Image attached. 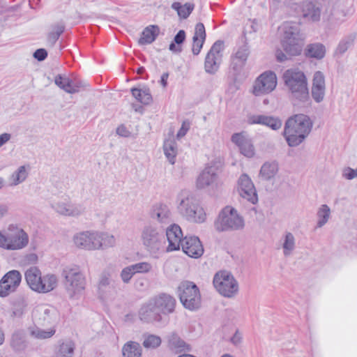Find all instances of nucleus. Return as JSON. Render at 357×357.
I'll use <instances>...</instances> for the list:
<instances>
[{
	"label": "nucleus",
	"instance_id": "nucleus-1",
	"mask_svg": "<svg viewBox=\"0 0 357 357\" xmlns=\"http://www.w3.org/2000/svg\"><path fill=\"white\" fill-rule=\"evenodd\" d=\"M312 121L303 114H294L287 119L284 123L283 135L290 147L300 145L312 130Z\"/></svg>",
	"mask_w": 357,
	"mask_h": 357
},
{
	"label": "nucleus",
	"instance_id": "nucleus-2",
	"mask_svg": "<svg viewBox=\"0 0 357 357\" xmlns=\"http://www.w3.org/2000/svg\"><path fill=\"white\" fill-rule=\"evenodd\" d=\"M64 287L70 300H79L86 285V277L78 266H69L63 269Z\"/></svg>",
	"mask_w": 357,
	"mask_h": 357
},
{
	"label": "nucleus",
	"instance_id": "nucleus-3",
	"mask_svg": "<svg viewBox=\"0 0 357 357\" xmlns=\"http://www.w3.org/2000/svg\"><path fill=\"white\" fill-rule=\"evenodd\" d=\"M283 79L292 99L299 102H305L309 99L307 79L303 72L287 70L283 74Z\"/></svg>",
	"mask_w": 357,
	"mask_h": 357
},
{
	"label": "nucleus",
	"instance_id": "nucleus-4",
	"mask_svg": "<svg viewBox=\"0 0 357 357\" xmlns=\"http://www.w3.org/2000/svg\"><path fill=\"white\" fill-rule=\"evenodd\" d=\"M179 202L178 210L188 221L203 223L206 220V213L200 207L195 198L186 192H182L178 197Z\"/></svg>",
	"mask_w": 357,
	"mask_h": 357
},
{
	"label": "nucleus",
	"instance_id": "nucleus-5",
	"mask_svg": "<svg viewBox=\"0 0 357 357\" xmlns=\"http://www.w3.org/2000/svg\"><path fill=\"white\" fill-rule=\"evenodd\" d=\"M142 241L146 250L155 258H158L165 250V241L162 232L152 225L146 226L142 231Z\"/></svg>",
	"mask_w": 357,
	"mask_h": 357
},
{
	"label": "nucleus",
	"instance_id": "nucleus-6",
	"mask_svg": "<svg viewBox=\"0 0 357 357\" xmlns=\"http://www.w3.org/2000/svg\"><path fill=\"white\" fill-rule=\"evenodd\" d=\"M177 293L183 307L193 311L201 306V294L198 287L192 282L183 281L178 287Z\"/></svg>",
	"mask_w": 357,
	"mask_h": 357
},
{
	"label": "nucleus",
	"instance_id": "nucleus-7",
	"mask_svg": "<svg viewBox=\"0 0 357 357\" xmlns=\"http://www.w3.org/2000/svg\"><path fill=\"white\" fill-rule=\"evenodd\" d=\"M213 283L218 292L227 298L234 297L238 291V284L229 271H220L213 277Z\"/></svg>",
	"mask_w": 357,
	"mask_h": 357
},
{
	"label": "nucleus",
	"instance_id": "nucleus-8",
	"mask_svg": "<svg viewBox=\"0 0 357 357\" xmlns=\"http://www.w3.org/2000/svg\"><path fill=\"white\" fill-rule=\"evenodd\" d=\"M10 232L0 231V247L8 250H20L26 247L29 243V236L22 229L15 228Z\"/></svg>",
	"mask_w": 357,
	"mask_h": 357
},
{
	"label": "nucleus",
	"instance_id": "nucleus-9",
	"mask_svg": "<svg viewBox=\"0 0 357 357\" xmlns=\"http://www.w3.org/2000/svg\"><path fill=\"white\" fill-rule=\"evenodd\" d=\"M223 50V41L217 40L213 44L204 61V69L207 73L213 75L218 70L222 61Z\"/></svg>",
	"mask_w": 357,
	"mask_h": 357
},
{
	"label": "nucleus",
	"instance_id": "nucleus-10",
	"mask_svg": "<svg viewBox=\"0 0 357 357\" xmlns=\"http://www.w3.org/2000/svg\"><path fill=\"white\" fill-rule=\"evenodd\" d=\"M51 207L55 212L64 216L78 217L85 211L82 204L72 203L68 197L54 200L51 203Z\"/></svg>",
	"mask_w": 357,
	"mask_h": 357
},
{
	"label": "nucleus",
	"instance_id": "nucleus-11",
	"mask_svg": "<svg viewBox=\"0 0 357 357\" xmlns=\"http://www.w3.org/2000/svg\"><path fill=\"white\" fill-rule=\"evenodd\" d=\"M22 281V275L17 270L6 273L0 280V297H6L16 291Z\"/></svg>",
	"mask_w": 357,
	"mask_h": 357
},
{
	"label": "nucleus",
	"instance_id": "nucleus-12",
	"mask_svg": "<svg viewBox=\"0 0 357 357\" xmlns=\"http://www.w3.org/2000/svg\"><path fill=\"white\" fill-rule=\"evenodd\" d=\"M250 51L247 43L234 49L230 56V68L236 75H239L244 68Z\"/></svg>",
	"mask_w": 357,
	"mask_h": 357
},
{
	"label": "nucleus",
	"instance_id": "nucleus-13",
	"mask_svg": "<svg viewBox=\"0 0 357 357\" xmlns=\"http://www.w3.org/2000/svg\"><path fill=\"white\" fill-rule=\"evenodd\" d=\"M277 85V77L273 72L268 71L262 73L255 81L253 93L260 96L271 92Z\"/></svg>",
	"mask_w": 357,
	"mask_h": 357
},
{
	"label": "nucleus",
	"instance_id": "nucleus-14",
	"mask_svg": "<svg viewBox=\"0 0 357 357\" xmlns=\"http://www.w3.org/2000/svg\"><path fill=\"white\" fill-rule=\"evenodd\" d=\"M181 248L185 255L194 259L201 257L204 252L201 241L195 236H185L183 238Z\"/></svg>",
	"mask_w": 357,
	"mask_h": 357
},
{
	"label": "nucleus",
	"instance_id": "nucleus-15",
	"mask_svg": "<svg viewBox=\"0 0 357 357\" xmlns=\"http://www.w3.org/2000/svg\"><path fill=\"white\" fill-rule=\"evenodd\" d=\"M240 195L255 204L258 201L257 194L251 178L245 174H242L238 181Z\"/></svg>",
	"mask_w": 357,
	"mask_h": 357
},
{
	"label": "nucleus",
	"instance_id": "nucleus-16",
	"mask_svg": "<svg viewBox=\"0 0 357 357\" xmlns=\"http://www.w3.org/2000/svg\"><path fill=\"white\" fill-rule=\"evenodd\" d=\"M75 245L81 249L86 250H98L97 231H83L75 234L73 237Z\"/></svg>",
	"mask_w": 357,
	"mask_h": 357
},
{
	"label": "nucleus",
	"instance_id": "nucleus-17",
	"mask_svg": "<svg viewBox=\"0 0 357 357\" xmlns=\"http://www.w3.org/2000/svg\"><path fill=\"white\" fill-rule=\"evenodd\" d=\"M166 236L168 245L165 248V251L169 252L179 250L184 238L179 225H170L166 229Z\"/></svg>",
	"mask_w": 357,
	"mask_h": 357
},
{
	"label": "nucleus",
	"instance_id": "nucleus-18",
	"mask_svg": "<svg viewBox=\"0 0 357 357\" xmlns=\"http://www.w3.org/2000/svg\"><path fill=\"white\" fill-rule=\"evenodd\" d=\"M231 142L239 149L240 152L247 158H252L255 150L251 139L244 132L234 133L231 136Z\"/></svg>",
	"mask_w": 357,
	"mask_h": 357
},
{
	"label": "nucleus",
	"instance_id": "nucleus-19",
	"mask_svg": "<svg viewBox=\"0 0 357 357\" xmlns=\"http://www.w3.org/2000/svg\"><path fill=\"white\" fill-rule=\"evenodd\" d=\"M139 317L142 321L146 323L158 322L162 319L161 314L151 298L141 307Z\"/></svg>",
	"mask_w": 357,
	"mask_h": 357
},
{
	"label": "nucleus",
	"instance_id": "nucleus-20",
	"mask_svg": "<svg viewBox=\"0 0 357 357\" xmlns=\"http://www.w3.org/2000/svg\"><path fill=\"white\" fill-rule=\"evenodd\" d=\"M155 305H156L160 314H170L174 312L176 306L175 298L167 294H161L157 296L151 298Z\"/></svg>",
	"mask_w": 357,
	"mask_h": 357
},
{
	"label": "nucleus",
	"instance_id": "nucleus-21",
	"mask_svg": "<svg viewBox=\"0 0 357 357\" xmlns=\"http://www.w3.org/2000/svg\"><path fill=\"white\" fill-rule=\"evenodd\" d=\"M284 38L282 40L304 41L305 36L301 32L300 24L293 22H286L283 24Z\"/></svg>",
	"mask_w": 357,
	"mask_h": 357
},
{
	"label": "nucleus",
	"instance_id": "nucleus-22",
	"mask_svg": "<svg viewBox=\"0 0 357 357\" xmlns=\"http://www.w3.org/2000/svg\"><path fill=\"white\" fill-rule=\"evenodd\" d=\"M150 216L153 220L160 223H166L172 220V213L169 208L163 203L154 204L150 211Z\"/></svg>",
	"mask_w": 357,
	"mask_h": 357
},
{
	"label": "nucleus",
	"instance_id": "nucleus-23",
	"mask_svg": "<svg viewBox=\"0 0 357 357\" xmlns=\"http://www.w3.org/2000/svg\"><path fill=\"white\" fill-rule=\"evenodd\" d=\"M250 124H260L266 126L273 130L281 128L282 123L278 117L266 115H252L248 118Z\"/></svg>",
	"mask_w": 357,
	"mask_h": 357
},
{
	"label": "nucleus",
	"instance_id": "nucleus-24",
	"mask_svg": "<svg viewBox=\"0 0 357 357\" xmlns=\"http://www.w3.org/2000/svg\"><path fill=\"white\" fill-rule=\"evenodd\" d=\"M41 271L36 266L28 268L24 277L29 287L34 291H43L45 289V285H41L39 281L41 279Z\"/></svg>",
	"mask_w": 357,
	"mask_h": 357
},
{
	"label": "nucleus",
	"instance_id": "nucleus-25",
	"mask_svg": "<svg viewBox=\"0 0 357 357\" xmlns=\"http://www.w3.org/2000/svg\"><path fill=\"white\" fill-rule=\"evenodd\" d=\"M114 291V286L108 273H102L100 277L98 293L101 299L109 298Z\"/></svg>",
	"mask_w": 357,
	"mask_h": 357
},
{
	"label": "nucleus",
	"instance_id": "nucleus-26",
	"mask_svg": "<svg viewBox=\"0 0 357 357\" xmlns=\"http://www.w3.org/2000/svg\"><path fill=\"white\" fill-rule=\"evenodd\" d=\"M218 178L217 169L213 166H208L202 172L197 179V187L204 188L216 181Z\"/></svg>",
	"mask_w": 357,
	"mask_h": 357
},
{
	"label": "nucleus",
	"instance_id": "nucleus-27",
	"mask_svg": "<svg viewBox=\"0 0 357 357\" xmlns=\"http://www.w3.org/2000/svg\"><path fill=\"white\" fill-rule=\"evenodd\" d=\"M242 217L231 206H226L219 213L215 223H243Z\"/></svg>",
	"mask_w": 357,
	"mask_h": 357
},
{
	"label": "nucleus",
	"instance_id": "nucleus-28",
	"mask_svg": "<svg viewBox=\"0 0 357 357\" xmlns=\"http://www.w3.org/2000/svg\"><path fill=\"white\" fill-rule=\"evenodd\" d=\"M206 37L205 26L203 23L196 24L194 36L192 37V52L194 55H198L203 47Z\"/></svg>",
	"mask_w": 357,
	"mask_h": 357
},
{
	"label": "nucleus",
	"instance_id": "nucleus-29",
	"mask_svg": "<svg viewBox=\"0 0 357 357\" xmlns=\"http://www.w3.org/2000/svg\"><path fill=\"white\" fill-rule=\"evenodd\" d=\"M302 13L303 17L308 21L317 22L320 20L321 10L311 1L303 3Z\"/></svg>",
	"mask_w": 357,
	"mask_h": 357
},
{
	"label": "nucleus",
	"instance_id": "nucleus-30",
	"mask_svg": "<svg viewBox=\"0 0 357 357\" xmlns=\"http://www.w3.org/2000/svg\"><path fill=\"white\" fill-rule=\"evenodd\" d=\"M279 171V164L277 161H267L261 167L259 176L264 181L273 178Z\"/></svg>",
	"mask_w": 357,
	"mask_h": 357
},
{
	"label": "nucleus",
	"instance_id": "nucleus-31",
	"mask_svg": "<svg viewBox=\"0 0 357 357\" xmlns=\"http://www.w3.org/2000/svg\"><path fill=\"white\" fill-rule=\"evenodd\" d=\"M326 54L325 46L320 43L308 44L304 50V55L309 59L320 60Z\"/></svg>",
	"mask_w": 357,
	"mask_h": 357
},
{
	"label": "nucleus",
	"instance_id": "nucleus-32",
	"mask_svg": "<svg viewBox=\"0 0 357 357\" xmlns=\"http://www.w3.org/2000/svg\"><path fill=\"white\" fill-rule=\"evenodd\" d=\"M160 33V29L157 25H149L146 27L139 39V44L144 45L151 44L156 39Z\"/></svg>",
	"mask_w": 357,
	"mask_h": 357
},
{
	"label": "nucleus",
	"instance_id": "nucleus-33",
	"mask_svg": "<svg viewBox=\"0 0 357 357\" xmlns=\"http://www.w3.org/2000/svg\"><path fill=\"white\" fill-rule=\"evenodd\" d=\"M28 332L30 336L36 340H46L51 338L56 333L54 327L48 330L43 329L36 325L30 326L28 328Z\"/></svg>",
	"mask_w": 357,
	"mask_h": 357
},
{
	"label": "nucleus",
	"instance_id": "nucleus-34",
	"mask_svg": "<svg viewBox=\"0 0 357 357\" xmlns=\"http://www.w3.org/2000/svg\"><path fill=\"white\" fill-rule=\"evenodd\" d=\"M97 241L98 250H105L116 245V241L114 235L103 231H97Z\"/></svg>",
	"mask_w": 357,
	"mask_h": 357
},
{
	"label": "nucleus",
	"instance_id": "nucleus-35",
	"mask_svg": "<svg viewBox=\"0 0 357 357\" xmlns=\"http://www.w3.org/2000/svg\"><path fill=\"white\" fill-rule=\"evenodd\" d=\"M65 31V24L63 22H59L51 26V31L47 36V44L49 47H54L60 36Z\"/></svg>",
	"mask_w": 357,
	"mask_h": 357
},
{
	"label": "nucleus",
	"instance_id": "nucleus-36",
	"mask_svg": "<svg viewBox=\"0 0 357 357\" xmlns=\"http://www.w3.org/2000/svg\"><path fill=\"white\" fill-rule=\"evenodd\" d=\"M10 346L16 351H21L26 347V335L22 329H17L11 336Z\"/></svg>",
	"mask_w": 357,
	"mask_h": 357
},
{
	"label": "nucleus",
	"instance_id": "nucleus-37",
	"mask_svg": "<svg viewBox=\"0 0 357 357\" xmlns=\"http://www.w3.org/2000/svg\"><path fill=\"white\" fill-rule=\"evenodd\" d=\"M304 41L282 40V46L287 54L291 56L300 55L303 50Z\"/></svg>",
	"mask_w": 357,
	"mask_h": 357
},
{
	"label": "nucleus",
	"instance_id": "nucleus-38",
	"mask_svg": "<svg viewBox=\"0 0 357 357\" xmlns=\"http://www.w3.org/2000/svg\"><path fill=\"white\" fill-rule=\"evenodd\" d=\"M142 347L136 342L129 341L126 342L122 348V354L123 357H141Z\"/></svg>",
	"mask_w": 357,
	"mask_h": 357
},
{
	"label": "nucleus",
	"instance_id": "nucleus-39",
	"mask_svg": "<svg viewBox=\"0 0 357 357\" xmlns=\"http://www.w3.org/2000/svg\"><path fill=\"white\" fill-rule=\"evenodd\" d=\"M167 342L169 349L175 352L185 351L188 347L185 342L175 333L167 337Z\"/></svg>",
	"mask_w": 357,
	"mask_h": 357
},
{
	"label": "nucleus",
	"instance_id": "nucleus-40",
	"mask_svg": "<svg viewBox=\"0 0 357 357\" xmlns=\"http://www.w3.org/2000/svg\"><path fill=\"white\" fill-rule=\"evenodd\" d=\"M131 92L135 99L142 104L149 105L152 102V96L149 89L147 87L142 89L132 88Z\"/></svg>",
	"mask_w": 357,
	"mask_h": 357
},
{
	"label": "nucleus",
	"instance_id": "nucleus-41",
	"mask_svg": "<svg viewBox=\"0 0 357 357\" xmlns=\"http://www.w3.org/2000/svg\"><path fill=\"white\" fill-rule=\"evenodd\" d=\"M27 303L22 297H19L13 301L11 303L10 316L12 317H21L24 313Z\"/></svg>",
	"mask_w": 357,
	"mask_h": 357
},
{
	"label": "nucleus",
	"instance_id": "nucleus-42",
	"mask_svg": "<svg viewBox=\"0 0 357 357\" xmlns=\"http://www.w3.org/2000/svg\"><path fill=\"white\" fill-rule=\"evenodd\" d=\"M164 153L169 162L174 165L177 154V144L174 140L167 139L163 144Z\"/></svg>",
	"mask_w": 357,
	"mask_h": 357
},
{
	"label": "nucleus",
	"instance_id": "nucleus-43",
	"mask_svg": "<svg viewBox=\"0 0 357 357\" xmlns=\"http://www.w3.org/2000/svg\"><path fill=\"white\" fill-rule=\"evenodd\" d=\"M54 83L56 86L68 93H75L77 92V89L72 84V80L68 77L58 75L55 77Z\"/></svg>",
	"mask_w": 357,
	"mask_h": 357
},
{
	"label": "nucleus",
	"instance_id": "nucleus-44",
	"mask_svg": "<svg viewBox=\"0 0 357 357\" xmlns=\"http://www.w3.org/2000/svg\"><path fill=\"white\" fill-rule=\"evenodd\" d=\"M41 285H45V289L43 291H36L38 293H47L52 291L57 285V278L54 274H47L44 276L41 275L39 281Z\"/></svg>",
	"mask_w": 357,
	"mask_h": 357
},
{
	"label": "nucleus",
	"instance_id": "nucleus-45",
	"mask_svg": "<svg viewBox=\"0 0 357 357\" xmlns=\"http://www.w3.org/2000/svg\"><path fill=\"white\" fill-rule=\"evenodd\" d=\"M172 8L177 11V13L181 18L186 19L192 12L194 9V4L186 3L184 5H181L178 2H174L172 3Z\"/></svg>",
	"mask_w": 357,
	"mask_h": 357
},
{
	"label": "nucleus",
	"instance_id": "nucleus-46",
	"mask_svg": "<svg viewBox=\"0 0 357 357\" xmlns=\"http://www.w3.org/2000/svg\"><path fill=\"white\" fill-rule=\"evenodd\" d=\"M295 238L291 232H286L284 236L282 249L285 257L289 256L295 249Z\"/></svg>",
	"mask_w": 357,
	"mask_h": 357
},
{
	"label": "nucleus",
	"instance_id": "nucleus-47",
	"mask_svg": "<svg viewBox=\"0 0 357 357\" xmlns=\"http://www.w3.org/2000/svg\"><path fill=\"white\" fill-rule=\"evenodd\" d=\"M356 38V35L354 33L349 34L343 38L338 43L336 48V52L342 54L354 45Z\"/></svg>",
	"mask_w": 357,
	"mask_h": 357
},
{
	"label": "nucleus",
	"instance_id": "nucleus-48",
	"mask_svg": "<svg viewBox=\"0 0 357 357\" xmlns=\"http://www.w3.org/2000/svg\"><path fill=\"white\" fill-rule=\"evenodd\" d=\"M143 346L146 349H155L158 347L162 342L160 337L153 334H144Z\"/></svg>",
	"mask_w": 357,
	"mask_h": 357
},
{
	"label": "nucleus",
	"instance_id": "nucleus-49",
	"mask_svg": "<svg viewBox=\"0 0 357 357\" xmlns=\"http://www.w3.org/2000/svg\"><path fill=\"white\" fill-rule=\"evenodd\" d=\"M75 344L70 340L63 342L57 353L58 357H73L75 350Z\"/></svg>",
	"mask_w": 357,
	"mask_h": 357
},
{
	"label": "nucleus",
	"instance_id": "nucleus-50",
	"mask_svg": "<svg viewBox=\"0 0 357 357\" xmlns=\"http://www.w3.org/2000/svg\"><path fill=\"white\" fill-rule=\"evenodd\" d=\"M28 176V173L24 166H20L11 175L12 185H17L24 181Z\"/></svg>",
	"mask_w": 357,
	"mask_h": 357
},
{
	"label": "nucleus",
	"instance_id": "nucleus-51",
	"mask_svg": "<svg viewBox=\"0 0 357 357\" xmlns=\"http://www.w3.org/2000/svg\"><path fill=\"white\" fill-rule=\"evenodd\" d=\"M43 319L48 324H54L59 321V312L54 307L47 308L44 310Z\"/></svg>",
	"mask_w": 357,
	"mask_h": 357
},
{
	"label": "nucleus",
	"instance_id": "nucleus-52",
	"mask_svg": "<svg viewBox=\"0 0 357 357\" xmlns=\"http://www.w3.org/2000/svg\"><path fill=\"white\" fill-rule=\"evenodd\" d=\"M317 223H327L331 215V209L326 204H322L318 208L317 213Z\"/></svg>",
	"mask_w": 357,
	"mask_h": 357
},
{
	"label": "nucleus",
	"instance_id": "nucleus-53",
	"mask_svg": "<svg viewBox=\"0 0 357 357\" xmlns=\"http://www.w3.org/2000/svg\"><path fill=\"white\" fill-rule=\"evenodd\" d=\"M132 271H134L135 274L137 273H148L151 271L153 266L151 263L147 261H141L130 265Z\"/></svg>",
	"mask_w": 357,
	"mask_h": 357
},
{
	"label": "nucleus",
	"instance_id": "nucleus-54",
	"mask_svg": "<svg viewBox=\"0 0 357 357\" xmlns=\"http://www.w3.org/2000/svg\"><path fill=\"white\" fill-rule=\"evenodd\" d=\"M215 229L219 232H222L242 229L244 225H215Z\"/></svg>",
	"mask_w": 357,
	"mask_h": 357
},
{
	"label": "nucleus",
	"instance_id": "nucleus-55",
	"mask_svg": "<svg viewBox=\"0 0 357 357\" xmlns=\"http://www.w3.org/2000/svg\"><path fill=\"white\" fill-rule=\"evenodd\" d=\"M135 275L133 271H132V268L130 266L125 267L121 272V278L124 283H128L132 276Z\"/></svg>",
	"mask_w": 357,
	"mask_h": 357
},
{
	"label": "nucleus",
	"instance_id": "nucleus-56",
	"mask_svg": "<svg viewBox=\"0 0 357 357\" xmlns=\"http://www.w3.org/2000/svg\"><path fill=\"white\" fill-rule=\"evenodd\" d=\"M312 87L325 88L324 77L321 72L317 71L314 73Z\"/></svg>",
	"mask_w": 357,
	"mask_h": 357
},
{
	"label": "nucleus",
	"instance_id": "nucleus-57",
	"mask_svg": "<svg viewBox=\"0 0 357 357\" xmlns=\"http://www.w3.org/2000/svg\"><path fill=\"white\" fill-rule=\"evenodd\" d=\"M324 89L325 88L312 87V96L317 102H319L323 100Z\"/></svg>",
	"mask_w": 357,
	"mask_h": 357
},
{
	"label": "nucleus",
	"instance_id": "nucleus-58",
	"mask_svg": "<svg viewBox=\"0 0 357 357\" xmlns=\"http://www.w3.org/2000/svg\"><path fill=\"white\" fill-rule=\"evenodd\" d=\"M190 128V123L189 121L186 120V121H183L181 127L178 130V131L176 134V137L178 139H180V138L184 137L186 135V133L188 132V131L189 130Z\"/></svg>",
	"mask_w": 357,
	"mask_h": 357
},
{
	"label": "nucleus",
	"instance_id": "nucleus-59",
	"mask_svg": "<svg viewBox=\"0 0 357 357\" xmlns=\"http://www.w3.org/2000/svg\"><path fill=\"white\" fill-rule=\"evenodd\" d=\"M47 56V52L43 48L38 49L33 53V57L38 61H44Z\"/></svg>",
	"mask_w": 357,
	"mask_h": 357
},
{
	"label": "nucleus",
	"instance_id": "nucleus-60",
	"mask_svg": "<svg viewBox=\"0 0 357 357\" xmlns=\"http://www.w3.org/2000/svg\"><path fill=\"white\" fill-rule=\"evenodd\" d=\"M186 38L185 32L184 30H180L176 34L174 38V42L177 45L181 46L185 41Z\"/></svg>",
	"mask_w": 357,
	"mask_h": 357
},
{
	"label": "nucleus",
	"instance_id": "nucleus-61",
	"mask_svg": "<svg viewBox=\"0 0 357 357\" xmlns=\"http://www.w3.org/2000/svg\"><path fill=\"white\" fill-rule=\"evenodd\" d=\"M343 176L349 180L353 179L357 177V169H353L351 168H347L343 171Z\"/></svg>",
	"mask_w": 357,
	"mask_h": 357
},
{
	"label": "nucleus",
	"instance_id": "nucleus-62",
	"mask_svg": "<svg viewBox=\"0 0 357 357\" xmlns=\"http://www.w3.org/2000/svg\"><path fill=\"white\" fill-rule=\"evenodd\" d=\"M116 134L121 137H128L130 136L131 132L122 124L116 128Z\"/></svg>",
	"mask_w": 357,
	"mask_h": 357
},
{
	"label": "nucleus",
	"instance_id": "nucleus-63",
	"mask_svg": "<svg viewBox=\"0 0 357 357\" xmlns=\"http://www.w3.org/2000/svg\"><path fill=\"white\" fill-rule=\"evenodd\" d=\"M287 55L288 54L283 52L281 50H278L276 51V54H275L276 59L280 62H283V61L288 60L289 58H288Z\"/></svg>",
	"mask_w": 357,
	"mask_h": 357
},
{
	"label": "nucleus",
	"instance_id": "nucleus-64",
	"mask_svg": "<svg viewBox=\"0 0 357 357\" xmlns=\"http://www.w3.org/2000/svg\"><path fill=\"white\" fill-rule=\"evenodd\" d=\"M11 138V135L9 133H3L0 135V147L8 142Z\"/></svg>",
	"mask_w": 357,
	"mask_h": 357
}]
</instances>
